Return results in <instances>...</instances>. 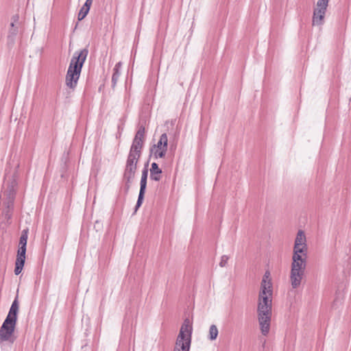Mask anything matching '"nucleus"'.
I'll return each mask as SVG.
<instances>
[{"label":"nucleus","instance_id":"22","mask_svg":"<svg viewBox=\"0 0 351 351\" xmlns=\"http://www.w3.org/2000/svg\"><path fill=\"white\" fill-rule=\"evenodd\" d=\"M89 10L90 9H86V8L83 5L78 13V20L82 21V19H84L88 14Z\"/></svg>","mask_w":351,"mask_h":351},{"label":"nucleus","instance_id":"9","mask_svg":"<svg viewBox=\"0 0 351 351\" xmlns=\"http://www.w3.org/2000/svg\"><path fill=\"white\" fill-rule=\"evenodd\" d=\"M306 267H291L290 272V282L293 289L298 288L304 276Z\"/></svg>","mask_w":351,"mask_h":351},{"label":"nucleus","instance_id":"7","mask_svg":"<svg viewBox=\"0 0 351 351\" xmlns=\"http://www.w3.org/2000/svg\"><path fill=\"white\" fill-rule=\"evenodd\" d=\"M328 0H318L316 8L313 10L312 25L321 26L324 23V17L326 13Z\"/></svg>","mask_w":351,"mask_h":351},{"label":"nucleus","instance_id":"5","mask_svg":"<svg viewBox=\"0 0 351 351\" xmlns=\"http://www.w3.org/2000/svg\"><path fill=\"white\" fill-rule=\"evenodd\" d=\"M141 153L133 152L130 150L127 158L123 179L125 182V187L128 191L131 186L137 170V164L141 158Z\"/></svg>","mask_w":351,"mask_h":351},{"label":"nucleus","instance_id":"17","mask_svg":"<svg viewBox=\"0 0 351 351\" xmlns=\"http://www.w3.org/2000/svg\"><path fill=\"white\" fill-rule=\"evenodd\" d=\"M270 273L269 271H267L263 278L261 285V289H263V287H265V288L267 289H272V283L271 282V279L269 278Z\"/></svg>","mask_w":351,"mask_h":351},{"label":"nucleus","instance_id":"1","mask_svg":"<svg viewBox=\"0 0 351 351\" xmlns=\"http://www.w3.org/2000/svg\"><path fill=\"white\" fill-rule=\"evenodd\" d=\"M272 294L273 289H267L265 287L261 289L257 304V319L260 330L263 335L267 336L270 330L272 315Z\"/></svg>","mask_w":351,"mask_h":351},{"label":"nucleus","instance_id":"24","mask_svg":"<svg viewBox=\"0 0 351 351\" xmlns=\"http://www.w3.org/2000/svg\"><path fill=\"white\" fill-rule=\"evenodd\" d=\"M229 259V257L227 255H223L221 257V261L219 262V266L223 267L226 265L227 262Z\"/></svg>","mask_w":351,"mask_h":351},{"label":"nucleus","instance_id":"21","mask_svg":"<svg viewBox=\"0 0 351 351\" xmlns=\"http://www.w3.org/2000/svg\"><path fill=\"white\" fill-rule=\"evenodd\" d=\"M27 230H25L22 232L21 236L19 241V246H27Z\"/></svg>","mask_w":351,"mask_h":351},{"label":"nucleus","instance_id":"19","mask_svg":"<svg viewBox=\"0 0 351 351\" xmlns=\"http://www.w3.org/2000/svg\"><path fill=\"white\" fill-rule=\"evenodd\" d=\"M26 247L20 246L16 255V259L21 261H25Z\"/></svg>","mask_w":351,"mask_h":351},{"label":"nucleus","instance_id":"10","mask_svg":"<svg viewBox=\"0 0 351 351\" xmlns=\"http://www.w3.org/2000/svg\"><path fill=\"white\" fill-rule=\"evenodd\" d=\"M145 130L143 125H140L135 135L131 145L130 149L133 152H142V148L144 143Z\"/></svg>","mask_w":351,"mask_h":351},{"label":"nucleus","instance_id":"12","mask_svg":"<svg viewBox=\"0 0 351 351\" xmlns=\"http://www.w3.org/2000/svg\"><path fill=\"white\" fill-rule=\"evenodd\" d=\"M307 251L303 250H294L292 256L291 267H306Z\"/></svg>","mask_w":351,"mask_h":351},{"label":"nucleus","instance_id":"23","mask_svg":"<svg viewBox=\"0 0 351 351\" xmlns=\"http://www.w3.org/2000/svg\"><path fill=\"white\" fill-rule=\"evenodd\" d=\"M12 209H8L5 208H2V214L5 216V219H10L12 215Z\"/></svg>","mask_w":351,"mask_h":351},{"label":"nucleus","instance_id":"4","mask_svg":"<svg viewBox=\"0 0 351 351\" xmlns=\"http://www.w3.org/2000/svg\"><path fill=\"white\" fill-rule=\"evenodd\" d=\"M16 186L17 182L15 176H10L6 174L5 176V181L3 184V197L1 203L2 208L13 210Z\"/></svg>","mask_w":351,"mask_h":351},{"label":"nucleus","instance_id":"16","mask_svg":"<svg viewBox=\"0 0 351 351\" xmlns=\"http://www.w3.org/2000/svg\"><path fill=\"white\" fill-rule=\"evenodd\" d=\"M121 66V62L117 63L113 69V74L112 76V86L114 87L117 82L121 75L120 68Z\"/></svg>","mask_w":351,"mask_h":351},{"label":"nucleus","instance_id":"11","mask_svg":"<svg viewBox=\"0 0 351 351\" xmlns=\"http://www.w3.org/2000/svg\"><path fill=\"white\" fill-rule=\"evenodd\" d=\"M147 175H148V169L143 168L142 171V176L140 182V191L139 194L137 199V202L135 206V211L138 210V208L141 206L144 195L146 190L147 186Z\"/></svg>","mask_w":351,"mask_h":351},{"label":"nucleus","instance_id":"20","mask_svg":"<svg viewBox=\"0 0 351 351\" xmlns=\"http://www.w3.org/2000/svg\"><path fill=\"white\" fill-rule=\"evenodd\" d=\"M25 262L21 261L19 260H16L15 262V268H14V274L15 275H19L21 274V272L23 270V268L24 267Z\"/></svg>","mask_w":351,"mask_h":351},{"label":"nucleus","instance_id":"2","mask_svg":"<svg viewBox=\"0 0 351 351\" xmlns=\"http://www.w3.org/2000/svg\"><path fill=\"white\" fill-rule=\"evenodd\" d=\"M19 309L17 295L11 305L5 319L0 327V344L5 341L12 344L16 341V337L14 335V332L16 325Z\"/></svg>","mask_w":351,"mask_h":351},{"label":"nucleus","instance_id":"3","mask_svg":"<svg viewBox=\"0 0 351 351\" xmlns=\"http://www.w3.org/2000/svg\"><path fill=\"white\" fill-rule=\"evenodd\" d=\"M88 54V49L87 47L76 51L74 53L66 75V85L69 88L74 89L76 87L82 66Z\"/></svg>","mask_w":351,"mask_h":351},{"label":"nucleus","instance_id":"26","mask_svg":"<svg viewBox=\"0 0 351 351\" xmlns=\"http://www.w3.org/2000/svg\"><path fill=\"white\" fill-rule=\"evenodd\" d=\"M147 167H148V162L145 165L144 168L147 169Z\"/></svg>","mask_w":351,"mask_h":351},{"label":"nucleus","instance_id":"25","mask_svg":"<svg viewBox=\"0 0 351 351\" xmlns=\"http://www.w3.org/2000/svg\"><path fill=\"white\" fill-rule=\"evenodd\" d=\"M93 0H86L85 3L84 4V6L86 8V9H90V6L93 3Z\"/></svg>","mask_w":351,"mask_h":351},{"label":"nucleus","instance_id":"13","mask_svg":"<svg viewBox=\"0 0 351 351\" xmlns=\"http://www.w3.org/2000/svg\"><path fill=\"white\" fill-rule=\"evenodd\" d=\"M306 239L303 230H300L298 232L295 244H294V250H303L304 251H307V245H306Z\"/></svg>","mask_w":351,"mask_h":351},{"label":"nucleus","instance_id":"15","mask_svg":"<svg viewBox=\"0 0 351 351\" xmlns=\"http://www.w3.org/2000/svg\"><path fill=\"white\" fill-rule=\"evenodd\" d=\"M162 171L156 162H153L150 169V178L154 181H159L161 179Z\"/></svg>","mask_w":351,"mask_h":351},{"label":"nucleus","instance_id":"6","mask_svg":"<svg viewBox=\"0 0 351 351\" xmlns=\"http://www.w3.org/2000/svg\"><path fill=\"white\" fill-rule=\"evenodd\" d=\"M186 321L181 326L173 351H189L191 342L192 328Z\"/></svg>","mask_w":351,"mask_h":351},{"label":"nucleus","instance_id":"14","mask_svg":"<svg viewBox=\"0 0 351 351\" xmlns=\"http://www.w3.org/2000/svg\"><path fill=\"white\" fill-rule=\"evenodd\" d=\"M12 22L10 23V28L9 29L8 35V39L10 42L14 43L16 36L18 34L19 32V27L15 25L16 23L19 22V16L18 14H15L12 16Z\"/></svg>","mask_w":351,"mask_h":351},{"label":"nucleus","instance_id":"18","mask_svg":"<svg viewBox=\"0 0 351 351\" xmlns=\"http://www.w3.org/2000/svg\"><path fill=\"white\" fill-rule=\"evenodd\" d=\"M219 330L216 325L212 324L209 328L208 339L211 341L215 340L218 336Z\"/></svg>","mask_w":351,"mask_h":351},{"label":"nucleus","instance_id":"8","mask_svg":"<svg viewBox=\"0 0 351 351\" xmlns=\"http://www.w3.org/2000/svg\"><path fill=\"white\" fill-rule=\"evenodd\" d=\"M168 147V137L166 133H163L160 136L158 143L154 145L150 152L156 159L164 158L166 156Z\"/></svg>","mask_w":351,"mask_h":351}]
</instances>
